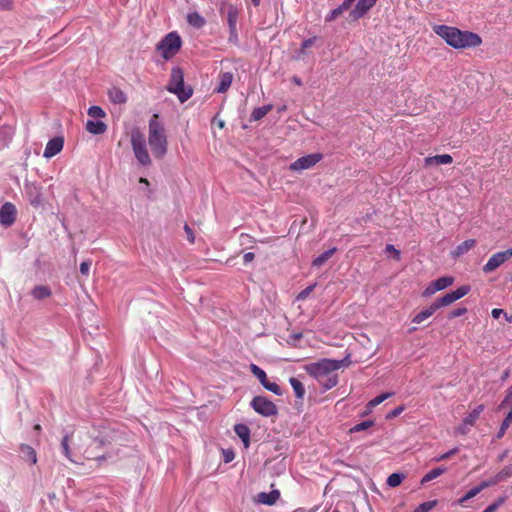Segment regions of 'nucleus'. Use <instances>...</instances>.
<instances>
[{
	"mask_svg": "<svg viewBox=\"0 0 512 512\" xmlns=\"http://www.w3.org/2000/svg\"><path fill=\"white\" fill-rule=\"evenodd\" d=\"M377 0H358L355 8L350 13L353 20L363 17L375 4Z\"/></svg>",
	"mask_w": 512,
	"mask_h": 512,
	"instance_id": "nucleus-16",
	"label": "nucleus"
},
{
	"mask_svg": "<svg viewBox=\"0 0 512 512\" xmlns=\"http://www.w3.org/2000/svg\"><path fill=\"white\" fill-rule=\"evenodd\" d=\"M15 216H16V208L12 203L7 202L1 206V208H0V223L3 226H6V227L11 226L15 221Z\"/></svg>",
	"mask_w": 512,
	"mask_h": 512,
	"instance_id": "nucleus-14",
	"label": "nucleus"
},
{
	"mask_svg": "<svg viewBox=\"0 0 512 512\" xmlns=\"http://www.w3.org/2000/svg\"><path fill=\"white\" fill-rule=\"evenodd\" d=\"M355 0H344L343 3L341 4L342 8H344L345 10L349 9L350 6L353 4Z\"/></svg>",
	"mask_w": 512,
	"mask_h": 512,
	"instance_id": "nucleus-64",
	"label": "nucleus"
},
{
	"mask_svg": "<svg viewBox=\"0 0 512 512\" xmlns=\"http://www.w3.org/2000/svg\"><path fill=\"white\" fill-rule=\"evenodd\" d=\"M436 310H438L437 306L433 302L430 306L416 314L412 319V322L415 324H420L421 322L432 316Z\"/></svg>",
	"mask_w": 512,
	"mask_h": 512,
	"instance_id": "nucleus-25",
	"label": "nucleus"
},
{
	"mask_svg": "<svg viewBox=\"0 0 512 512\" xmlns=\"http://www.w3.org/2000/svg\"><path fill=\"white\" fill-rule=\"evenodd\" d=\"M335 252H336L335 247L323 252L322 254H320L318 257H316L312 261V266L320 267V266L324 265L326 263V261H328L333 256V254Z\"/></svg>",
	"mask_w": 512,
	"mask_h": 512,
	"instance_id": "nucleus-29",
	"label": "nucleus"
},
{
	"mask_svg": "<svg viewBox=\"0 0 512 512\" xmlns=\"http://www.w3.org/2000/svg\"><path fill=\"white\" fill-rule=\"evenodd\" d=\"M87 113L90 117L97 119H101L106 116L105 111L100 106H91Z\"/></svg>",
	"mask_w": 512,
	"mask_h": 512,
	"instance_id": "nucleus-38",
	"label": "nucleus"
},
{
	"mask_svg": "<svg viewBox=\"0 0 512 512\" xmlns=\"http://www.w3.org/2000/svg\"><path fill=\"white\" fill-rule=\"evenodd\" d=\"M484 410V405L480 404L477 407H475L465 418V425H471L473 426L477 419L479 418L480 414Z\"/></svg>",
	"mask_w": 512,
	"mask_h": 512,
	"instance_id": "nucleus-31",
	"label": "nucleus"
},
{
	"mask_svg": "<svg viewBox=\"0 0 512 512\" xmlns=\"http://www.w3.org/2000/svg\"><path fill=\"white\" fill-rule=\"evenodd\" d=\"M184 230H185V233L187 235V239L189 240V242L194 243L195 236H194L193 230L187 224L184 226Z\"/></svg>",
	"mask_w": 512,
	"mask_h": 512,
	"instance_id": "nucleus-59",
	"label": "nucleus"
},
{
	"mask_svg": "<svg viewBox=\"0 0 512 512\" xmlns=\"http://www.w3.org/2000/svg\"><path fill=\"white\" fill-rule=\"evenodd\" d=\"M234 431L247 448L250 441V429L245 424H237L234 427Z\"/></svg>",
	"mask_w": 512,
	"mask_h": 512,
	"instance_id": "nucleus-26",
	"label": "nucleus"
},
{
	"mask_svg": "<svg viewBox=\"0 0 512 512\" xmlns=\"http://www.w3.org/2000/svg\"><path fill=\"white\" fill-rule=\"evenodd\" d=\"M469 291H470L469 286H461V287L457 288L455 291L447 293L443 297L438 298L437 300L434 301V304L437 306V309L444 307V306H448V305L454 303L455 301L461 299L465 295H467Z\"/></svg>",
	"mask_w": 512,
	"mask_h": 512,
	"instance_id": "nucleus-12",
	"label": "nucleus"
},
{
	"mask_svg": "<svg viewBox=\"0 0 512 512\" xmlns=\"http://www.w3.org/2000/svg\"><path fill=\"white\" fill-rule=\"evenodd\" d=\"M404 477L405 476L402 473H392L387 478V485L390 487H397L402 483Z\"/></svg>",
	"mask_w": 512,
	"mask_h": 512,
	"instance_id": "nucleus-37",
	"label": "nucleus"
},
{
	"mask_svg": "<svg viewBox=\"0 0 512 512\" xmlns=\"http://www.w3.org/2000/svg\"><path fill=\"white\" fill-rule=\"evenodd\" d=\"M437 505V500H431L420 504L413 512H429Z\"/></svg>",
	"mask_w": 512,
	"mask_h": 512,
	"instance_id": "nucleus-42",
	"label": "nucleus"
},
{
	"mask_svg": "<svg viewBox=\"0 0 512 512\" xmlns=\"http://www.w3.org/2000/svg\"><path fill=\"white\" fill-rule=\"evenodd\" d=\"M86 130L93 135H100L107 130V125L100 120H88L86 123Z\"/></svg>",
	"mask_w": 512,
	"mask_h": 512,
	"instance_id": "nucleus-21",
	"label": "nucleus"
},
{
	"mask_svg": "<svg viewBox=\"0 0 512 512\" xmlns=\"http://www.w3.org/2000/svg\"><path fill=\"white\" fill-rule=\"evenodd\" d=\"M272 108H273V106L271 104L255 108L251 113V120L252 121L261 120L272 110Z\"/></svg>",
	"mask_w": 512,
	"mask_h": 512,
	"instance_id": "nucleus-30",
	"label": "nucleus"
},
{
	"mask_svg": "<svg viewBox=\"0 0 512 512\" xmlns=\"http://www.w3.org/2000/svg\"><path fill=\"white\" fill-rule=\"evenodd\" d=\"M148 143L156 158H163L167 152V138L164 126L158 121V115L154 114L149 121Z\"/></svg>",
	"mask_w": 512,
	"mask_h": 512,
	"instance_id": "nucleus-2",
	"label": "nucleus"
},
{
	"mask_svg": "<svg viewBox=\"0 0 512 512\" xmlns=\"http://www.w3.org/2000/svg\"><path fill=\"white\" fill-rule=\"evenodd\" d=\"M250 371L252 374L260 381V383L265 387V389L276 395H282V389L276 383L269 382L267 379V375L263 369L258 367L255 364L250 365Z\"/></svg>",
	"mask_w": 512,
	"mask_h": 512,
	"instance_id": "nucleus-13",
	"label": "nucleus"
},
{
	"mask_svg": "<svg viewBox=\"0 0 512 512\" xmlns=\"http://www.w3.org/2000/svg\"><path fill=\"white\" fill-rule=\"evenodd\" d=\"M478 494L479 493H478L477 489L474 487V488L470 489L462 498H460L458 500V503L460 505H463L466 501L472 499L473 497H475Z\"/></svg>",
	"mask_w": 512,
	"mask_h": 512,
	"instance_id": "nucleus-47",
	"label": "nucleus"
},
{
	"mask_svg": "<svg viewBox=\"0 0 512 512\" xmlns=\"http://www.w3.org/2000/svg\"><path fill=\"white\" fill-rule=\"evenodd\" d=\"M187 22L195 27V28H202L206 21L204 17H202L198 12H191L187 15Z\"/></svg>",
	"mask_w": 512,
	"mask_h": 512,
	"instance_id": "nucleus-28",
	"label": "nucleus"
},
{
	"mask_svg": "<svg viewBox=\"0 0 512 512\" xmlns=\"http://www.w3.org/2000/svg\"><path fill=\"white\" fill-rule=\"evenodd\" d=\"M14 131L9 126H2L0 128V149L6 148L11 142Z\"/></svg>",
	"mask_w": 512,
	"mask_h": 512,
	"instance_id": "nucleus-24",
	"label": "nucleus"
},
{
	"mask_svg": "<svg viewBox=\"0 0 512 512\" xmlns=\"http://www.w3.org/2000/svg\"><path fill=\"white\" fill-rule=\"evenodd\" d=\"M225 462H230L234 459V453L231 450H227L224 452Z\"/></svg>",
	"mask_w": 512,
	"mask_h": 512,
	"instance_id": "nucleus-62",
	"label": "nucleus"
},
{
	"mask_svg": "<svg viewBox=\"0 0 512 512\" xmlns=\"http://www.w3.org/2000/svg\"><path fill=\"white\" fill-rule=\"evenodd\" d=\"M239 11L235 6H228L227 8V22L231 34H235V28H237Z\"/></svg>",
	"mask_w": 512,
	"mask_h": 512,
	"instance_id": "nucleus-20",
	"label": "nucleus"
},
{
	"mask_svg": "<svg viewBox=\"0 0 512 512\" xmlns=\"http://www.w3.org/2000/svg\"><path fill=\"white\" fill-rule=\"evenodd\" d=\"M391 396H392V393H390V392L382 393V394L378 395L377 397L373 398L372 400H370L369 403H368V407L369 408H374V407H376L377 405L381 404L384 400L388 399Z\"/></svg>",
	"mask_w": 512,
	"mask_h": 512,
	"instance_id": "nucleus-40",
	"label": "nucleus"
},
{
	"mask_svg": "<svg viewBox=\"0 0 512 512\" xmlns=\"http://www.w3.org/2000/svg\"><path fill=\"white\" fill-rule=\"evenodd\" d=\"M64 139L62 137H55L48 141L46 144L43 156L50 159L60 153L63 149Z\"/></svg>",
	"mask_w": 512,
	"mask_h": 512,
	"instance_id": "nucleus-15",
	"label": "nucleus"
},
{
	"mask_svg": "<svg viewBox=\"0 0 512 512\" xmlns=\"http://www.w3.org/2000/svg\"><path fill=\"white\" fill-rule=\"evenodd\" d=\"M61 446H62L63 453L67 457V459L70 460L71 462H75L72 458L71 451L69 448V436L68 435L64 436V438L62 439Z\"/></svg>",
	"mask_w": 512,
	"mask_h": 512,
	"instance_id": "nucleus-43",
	"label": "nucleus"
},
{
	"mask_svg": "<svg viewBox=\"0 0 512 512\" xmlns=\"http://www.w3.org/2000/svg\"><path fill=\"white\" fill-rule=\"evenodd\" d=\"M436 292H438V290L436 289V286H435V283L434 282H431L426 288L425 290L423 291V296L424 297H429L433 294H435Z\"/></svg>",
	"mask_w": 512,
	"mask_h": 512,
	"instance_id": "nucleus-52",
	"label": "nucleus"
},
{
	"mask_svg": "<svg viewBox=\"0 0 512 512\" xmlns=\"http://www.w3.org/2000/svg\"><path fill=\"white\" fill-rule=\"evenodd\" d=\"M254 257H255L254 253L247 252L244 254L243 260L245 263H249V262L253 261Z\"/></svg>",
	"mask_w": 512,
	"mask_h": 512,
	"instance_id": "nucleus-61",
	"label": "nucleus"
},
{
	"mask_svg": "<svg viewBox=\"0 0 512 512\" xmlns=\"http://www.w3.org/2000/svg\"><path fill=\"white\" fill-rule=\"evenodd\" d=\"M445 472H446V468H444V467L434 468L423 476V478L421 479V484L429 482V481L439 477L440 475H442Z\"/></svg>",
	"mask_w": 512,
	"mask_h": 512,
	"instance_id": "nucleus-33",
	"label": "nucleus"
},
{
	"mask_svg": "<svg viewBox=\"0 0 512 512\" xmlns=\"http://www.w3.org/2000/svg\"><path fill=\"white\" fill-rule=\"evenodd\" d=\"M457 452H458V448H453V449L449 450L448 452L435 457L434 461L439 462L442 460H446V459L450 458L451 456H453L454 454H456Z\"/></svg>",
	"mask_w": 512,
	"mask_h": 512,
	"instance_id": "nucleus-51",
	"label": "nucleus"
},
{
	"mask_svg": "<svg viewBox=\"0 0 512 512\" xmlns=\"http://www.w3.org/2000/svg\"><path fill=\"white\" fill-rule=\"evenodd\" d=\"M435 283L436 289L441 291L449 286H451L454 282V278L450 276H444L433 281Z\"/></svg>",
	"mask_w": 512,
	"mask_h": 512,
	"instance_id": "nucleus-34",
	"label": "nucleus"
},
{
	"mask_svg": "<svg viewBox=\"0 0 512 512\" xmlns=\"http://www.w3.org/2000/svg\"><path fill=\"white\" fill-rule=\"evenodd\" d=\"M476 245V241L474 239H468L459 244L452 252V256L454 258H458L463 254L467 253Z\"/></svg>",
	"mask_w": 512,
	"mask_h": 512,
	"instance_id": "nucleus-22",
	"label": "nucleus"
},
{
	"mask_svg": "<svg viewBox=\"0 0 512 512\" xmlns=\"http://www.w3.org/2000/svg\"><path fill=\"white\" fill-rule=\"evenodd\" d=\"M182 45L181 37L176 32L168 33L157 45V50L166 60L174 57Z\"/></svg>",
	"mask_w": 512,
	"mask_h": 512,
	"instance_id": "nucleus-5",
	"label": "nucleus"
},
{
	"mask_svg": "<svg viewBox=\"0 0 512 512\" xmlns=\"http://www.w3.org/2000/svg\"><path fill=\"white\" fill-rule=\"evenodd\" d=\"M320 383L325 390H329L337 385L338 377L336 374L331 373L328 376H326Z\"/></svg>",
	"mask_w": 512,
	"mask_h": 512,
	"instance_id": "nucleus-36",
	"label": "nucleus"
},
{
	"mask_svg": "<svg viewBox=\"0 0 512 512\" xmlns=\"http://www.w3.org/2000/svg\"><path fill=\"white\" fill-rule=\"evenodd\" d=\"M131 145L138 162L143 166L150 165L151 158L146 147L145 138L140 131H133L131 133Z\"/></svg>",
	"mask_w": 512,
	"mask_h": 512,
	"instance_id": "nucleus-6",
	"label": "nucleus"
},
{
	"mask_svg": "<svg viewBox=\"0 0 512 512\" xmlns=\"http://www.w3.org/2000/svg\"><path fill=\"white\" fill-rule=\"evenodd\" d=\"M31 294L35 299L41 300L50 297L51 290L48 286L39 285L32 289Z\"/></svg>",
	"mask_w": 512,
	"mask_h": 512,
	"instance_id": "nucleus-27",
	"label": "nucleus"
},
{
	"mask_svg": "<svg viewBox=\"0 0 512 512\" xmlns=\"http://www.w3.org/2000/svg\"><path fill=\"white\" fill-rule=\"evenodd\" d=\"M108 97L115 104H124L127 101L126 94L118 87H112L108 91Z\"/></svg>",
	"mask_w": 512,
	"mask_h": 512,
	"instance_id": "nucleus-23",
	"label": "nucleus"
},
{
	"mask_svg": "<svg viewBox=\"0 0 512 512\" xmlns=\"http://www.w3.org/2000/svg\"><path fill=\"white\" fill-rule=\"evenodd\" d=\"M322 158L323 155L321 153L308 154L292 162L289 166V169L291 171L307 170L315 166L318 162L322 160Z\"/></svg>",
	"mask_w": 512,
	"mask_h": 512,
	"instance_id": "nucleus-10",
	"label": "nucleus"
},
{
	"mask_svg": "<svg viewBox=\"0 0 512 512\" xmlns=\"http://www.w3.org/2000/svg\"><path fill=\"white\" fill-rule=\"evenodd\" d=\"M511 399H512V385L506 390L505 398L501 402L500 407L502 408L505 405H507Z\"/></svg>",
	"mask_w": 512,
	"mask_h": 512,
	"instance_id": "nucleus-56",
	"label": "nucleus"
},
{
	"mask_svg": "<svg viewBox=\"0 0 512 512\" xmlns=\"http://www.w3.org/2000/svg\"><path fill=\"white\" fill-rule=\"evenodd\" d=\"M471 425H465V420L463 419L462 424L456 429V432L461 435H465L468 431Z\"/></svg>",
	"mask_w": 512,
	"mask_h": 512,
	"instance_id": "nucleus-60",
	"label": "nucleus"
},
{
	"mask_svg": "<svg viewBox=\"0 0 512 512\" xmlns=\"http://www.w3.org/2000/svg\"><path fill=\"white\" fill-rule=\"evenodd\" d=\"M503 313L502 309L495 308L492 310L491 315L493 318L497 319Z\"/></svg>",
	"mask_w": 512,
	"mask_h": 512,
	"instance_id": "nucleus-63",
	"label": "nucleus"
},
{
	"mask_svg": "<svg viewBox=\"0 0 512 512\" xmlns=\"http://www.w3.org/2000/svg\"><path fill=\"white\" fill-rule=\"evenodd\" d=\"M512 257V248L493 254L483 266L484 273H491Z\"/></svg>",
	"mask_w": 512,
	"mask_h": 512,
	"instance_id": "nucleus-11",
	"label": "nucleus"
},
{
	"mask_svg": "<svg viewBox=\"0 0 512 512\" xmlns=\"http://www.w3.org/2000/svg\"><path fill=\"white\" fill-rule=\"evenodd\" d=\"M14 8V0H0V11H11Z\"/></svg>",
	"mask_w": 512,
	"mask_h": 512,
	"instance_id": "nucleus-50",
	"label": "nucleus"
},
{
	"mask_svg": "<svg viewBox=\"0 0 512 512\" xmlns=\"http://www.w3.org/2000/svg\"><path fill=\"white\" fill-rule=\"evenodd\" d=\"M497 482L495 480L494 477L488 479V480H485V481H482L478 486H476L475 488L477 489L478 493H480L482 490H484L485 488H488L490 486H493V485H496Z\"/></svg>",
	"mask_w": 512,
	"mask_h": 512,
	"instance_id": "nucleus-48",
	"label": "nucleus"
},
{
	"mask_svg": "<svg viewBox=\"0 0 512 512\" xmlns=\"http://www.w3.org/2000/svg\"><path fill=\"white\" fill-rule=\"evenodd\" d=\"M314 42H315V37L304 40L301 44V48H300L296 58L302 59L305 54V50L312 47L314 45Z\"/></svg>",
	"mask_w": 512,
	"mask_h": 512,
	"instance_id": "nucleus-41",
	"label": "nucleus"
},
{
	"mask_svg": "<svg viewBox=\"0 0 512 512\" xmlns=\"http://www.w3.org/2000/svg\"><path fill=\"white\" fill-rule=\"evenodd\" d=\"M233 81V74L231 72H224L221 73L219 76V84L215 91L217 93H224L226 92L229 87L231 86Z\"/></svg>",
	"mask_w": 512,
	"mask_h": 512,
	"instance_id": "nucleus-19",
	"label": "nucleus"
},
{
	"mask_svg": "<svg viewBox=\"0 0 512 512\" xmlns=\"http://www.w3.org/2000/svg\"><path fill=\"white\" fill-rule=\"evenodd\" d=\"M345 11L344 8H342V6L340 5L339 7L333 9L327 16H326V21L327 22H331L333 20H335L336 18H338L343 12Z\"/></svg>",
	"mask_w": 512,
	"mask_h": 512,
	"instance_id": "nucleus-45",
	"label": "nucleus"
},
{
	"mask_svg": "<svg viewBox=\"0 0 512 512\" xmlns=\"http://www.w3.org/2000/svg\"><path fill=\"white\" fill-rule=\"evenodd\" d=\"M466 312H467V309H466V308H464V307L454 309L453 311H451V312L449 313V318H456V317H460V316L464 315Z\"/></svg>",
	"mask_w": 512,
	"mask_h": 512,
	"instance_id": "nucleus-54",
	"label": "nucleus"
},
{
	"mask_svg": "<svg viewBox=\"0 0 512 512\" xmlns=\"http://www.w3.org/2000/svg\"><path fill=\"white\" fill-rule=\"evenodd\" d=\"M289 382L295 392L296 397L302 399L305 395V388L302 382L295 377H291Z\"/></svg>",
	"mask_w": 512,
	"mask_h": 512,
	"instance_id": "nucleus-32",
	"label": "nucleus"
},
{
	"mask_svg": "<svg viewBox=\"0 0 512 512\" xmlns=\"http://www.w3.org/2000/svg\"><path fill=\"white\" fill-rule=\"evenodd\" d=\"M167 90L175 94L182 103L187 101L193 94L192 88L184 85V74L179 67L172 69Z\"/></svg>",
	"mask_w": 512,
	"mask_h": 512,
	"instance_id": "nucleus-4",
	"label": "nucleus"
},
{
	"mask_svg": "<svg viewBox=\"0 0 512 512\" xmlns=\"http://www.w3.org/2000/svg\"><path fill=\"white\" fill-rule=\"evenodd\" d=\"M512 477V465L505 466L501 471H499L495 476V480L498 483Z\"/></svg>",
	"mask_w": 512,
	"mask_h": 512,
	"instance_id": "nucleus-35",
	"label": "nucleus"
},
{
	"mask_svg": "<svg viewBox=\"0 0 512 512\" xmlns=\"http://www.w3.org/2000/svg\"><path fill=\"white\" fill-rule=\"evenodd\" d=\"M348 358L349 357H346L344 360L322 359L318 362L305 365L304 369L318 382H322V380L329 374L335 372L342 366L348 365Z\"/></svg>",
	"mask_w": 512,
	"mask_h": 512,
	"instance_id": "nucleus-3",
	"label": "nucleus"
},
{
	"mask_svg": "<svg viewBox=\"0 0 512 512\" xmlns=\"http://www.w3.org/2000/svg\"><path fill=\"white\" fill-rule=\"evenodd\" d=\"M372 425H373V421H371V420H366V421H363V422H361V423L356 424L355 426H353V427L350 429V432H351V433L360 432V431H363V430H366V429L370 428Z\"/></svg>",
	"mask_w": 512,
	"mask_h": 512,
	"instance_id": "nucleus-44",
	"label": "nucleus"
},
{
	"mask_svg": "<svg viewBox=\"0 0 512 512\" xmlns=\"http://www.w3.org/2000/svg\"><path fill=\"white\" fill-rule=\"evenodd\" d=\"M252 408L260 415L269 417L277 414L276 405L266 397L256 396L251 401Z\"/></svg>",
	"mask_w": 512,
	"mask_h": 512,
	"instance_id": "nucleus-9",
	"label": "nucleus"
},
{
	"mask_svg": "<svg viewBox=\"0 0 512 512\" xmlns=\"http://www.w3.org/2000/svg\"><path fill=\"white\" fill-rule=\"evenodd\" d=\"M453 158L449 154H441L435 156H429L424 159V165L426 167L434 166V165H446L451 164Z\"/></svg>",
	"mask_w": 512,
	"mask_h": 512,
	"instance_id": "nucleus-17",
	"label": "nucleus"
},
{
	"mask_svg": "<svg viewBox=\"0 0 512 512\" xmlns=\"http://www.w3.org/2000/svg\"><path fill=\"white\" fill-rule=\"evenodd\" d=\"M432 29L448 46L456 50L475 48L482 44L481 37L471 31L444 24L433 25Z\"/></svg>",
	"mask_w": 512,
	"mask_h": 512,
	"instance_id": "nucleus-1",
	"label": "nucleus"
},
{
	"mask_svg": "<svg viewBox=\"0 0 512 512\" xmlns=\"http://www.w3.org/2000/svg\"><path fill=\"white\" fill-rule=\"evenodd\" d=\"M404 411V406H398L393 409L388 415L387 418H395L399 416Z\"/></svg>",
	"mask_w": 512,
	"mask_h": 512,
	"instance_id": "nucleus-58",
	"label": "nucleus"
},
{
	"mask_svg": "<svg viewBox=\"0 0 512 512\" xmlns=\"http://www.w3.org/2000/svg\"><path fill=\"white\" fill-rule=\"evenodd\" d=\"M21 451L27 457V459L31 461L32 464L37 462L36 452L32 447L24 445L21 447Z\"/></svg>",
	"mask_w": 512,
	"mask_h": 512,
	"instance_id": "nucleus-39",
	"label": "nucleus"
},
{
	"mask_svg": "<svg viewBox=\"0 0 512 512\" xmlns=\"http://www.w3.org/2000/svg\"><path fill=\"white\" fill-rule=\"evenodd\" d=\"M280 497V492L278 490H272L268 493L261 492L257 495V502L265 505H273Z\"/></svg>",
	"mask_w": 512,
	"mask_h": 512,
	"instance_id": "nucleus-18",
	"label": "nucleus"
},
{
	"mask_svg": "<svg viewBox=\"0 0 512 512\" xmlns=\"http://www.w3.org/2000/svg\"><path fill=\"white\" fill-rule=\"evenodd\" d=\"M315 287H316V283L306 287L304 290H302L297 295V300H304V299H306L309 296V294L315 289Z\"/></svg>",
	"mask_w": 512,
	"mask_h": 512,
	"instance_id": "nucleus-49",
	"label": "nucleus"
},
{
	"mask_svg": "<svg viewBox=\"0 0 512 512\" xmlns=\"http://www.w3.org/2000/svg\"><path fill=\"white\" fill-rule=\"evenodd\" d=\"M386 252L391 253L395 259H400V252L392 244H388L385 248Z\"/></svg>",
	"mask_w": 512,
	"mask_h": 512,
	"instance_id": "nucleus-55",
	"label": "nucleus"
},
{
	"mask_svg": "<svg viewBox=\"0 0 512 512\" xmlns=\"http://www.w3.org/2000/svg\"><path fill=\"white\" fill-rule=\"evenodd\" d=\"M43 188L37 182L25 181L24 192L29 203L38 208L43 204Z\"/></svg>",
	"mask_w": 512,
	"mask_h": 512,
	"instance_id": "nucleus-7",
	"label": "nucleus"
},
{
	"mask_svg": "<svg viewBox=\"0 0 512 512\" xmlns=\"http://www.w3.org/2000/svg\"><path fill=\"white\" fill-rule=\"evenodd\" d=\"M505 502L504 497L498 498L494 503L486 507L482 512H495Z\"/></svg>",
	"mask_w": 512,
	"mask_h": 512,
	"instance_id": "nucleus-46",
	"label": "nucleus"
},
{
	"mask_svg": "<svg viewBox=\"0 0 512 512\" xmlns=\"http://www.w3.org/2000/svg\"><path fill=\"white\" fill-rule=\"evenodd\" d=\"M83 444L88 445V447L83 450V454L87 459H95L98 461L106 459L105 454H98L99 449L105 445V442L102 439L91 438L90 436L85 435Z\"/></svg>",
	"mask_w": 512,
	"mask_h": 512,
	"instance_id": "nucleus-8",
	"label": "nucleus"
},
{
	"mask_svg": "<svg viewBox=\"0 0 512 512\" xmlns=\"http://www.w3.org/2000/svg\"><path fill=\"white\" fill-rule=\"evenodd\" d=\"M90 265H91V262H90V261H83V262L80 264V272H81L83 275H88V274H89V270H90Z\"/></svg>",
	"mask_w": 512,
	"mask_h": 512,
	"instance_id": "nucleus-57",
	"label": "nucleus"
},
{
	"mask_svg": "<svg viewBox=\"0 0 512 512\" xmlns=\"http://www.w3.org/2000/svg\"><path fill=\"white\" fill-rule=\"evenodd\" d=\"M510 425L511 424L509 422H506V420H503V422H502V424H501V426L499 428V431L497 433V438L498 439L502 438L505 435V433H506V431H507V429L509 428Z\"/></svg>",
	"mask_w": 512,
	"mask_h": 512,
	"instance_id": "nucleus-53",
	"label": "nucleus"
}]
</instances>
